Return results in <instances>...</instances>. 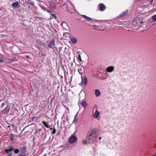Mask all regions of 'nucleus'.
Returning <instances> with one entry per match:
<instances>
[{"instance_id": "obj_1", "label": "nucleus", "mask_w": 156, "mask_h": 156, "mask_svg": "<svg viewBox=\"0 0 156 156\" xmlns=\"http://www.w3.org/2000/svg\"><path fill=\"white\" fill-rule=\"evenodd\" d=\"M97 137V130L96 129H94L88 132L86 137V139L89 143H93L96 141Z\"/></svg>"}, {"instance_id": "obj_2", "label": "nucleus", "mask_w": 156, "mask_h": 156, "mask_svg": "<svg viewBox=\"0 0 156 156\" xmlns=\"http://www.w3.org/2000/svg\"><path fill=\"white\" fill-rule=\"evenodd\" d=\"M77 140V138L74 135L72 134L70 137L69 142L71 144L74 143Z\"/></svg>"}, {"instance_id": "obj_3", "label": "nucleus", "mask_w": 156, "mask_h": 156, "mask_svg": "<svg viewBox=\"0 0 156 156\" xmlns=\"http://www.w3.org/2000/svg\"><path fill=\"white\" fill-rule=\"evenodd\" d=\"M82 81L80 83V85L82 86H84L86 85L87 82V77L84 76L83 78L82 76H81Z\"/></svg>"}, {"instance_id": "obj_4", "label": "nucleus", "mask_w": 156, "mask_h": 156, "mask_svg": "<svg viewBox=\"0 0 156 156\" xmlns=\"http://www.w3.org/2000/svg\"><path fill=\"white\" fill-rule=\"evenodd\" d=\"M92 113H93L92 117L94 118L97 119L100 115V112L98 110L97 108L96 109L95 112H94V108H93L92 110Z\"/></svg>"}, {"instance_id": "obj_5", "label": "nucleus", "mask_w": 156, "mask_h": 156, "mask_svg": "<svg viewBox=\"0 0 156 156\" xmlns=\"http://www.w3.org/2000/svg\"><path fill=\"white\" fill-rule=\"evenodd\" d=\"M39 6L41 8L44 10H46V8L45 7V6H47V5L43 2H41L38 4Z\"/></svg>"}, {"instance_id": "obj_6", "label": "nucleus", "mask_w": 156, "mask_h": 156, "mask_svg": "<svg viewBox=\"0 0 156 156\" xmlns=\"http://www.w3.org/2000/svg\"><path fill=\"white\" fill-rule=\"evenodd\" d=\"M78 69V71L81 76L84 72V68L82 66L80 65Z\"/></svg>"}, {"instance_id": "obj_7", "label": "nucleus", "mask_w": 156, "mask_h": 156, "mask_svg": "<svg viewBox=\"0 0 156 156\" xmlns=\"http://www.w3.org/2000/svg\"><path fill=\"white\" fill-rule=\"evenodd\" d=\"M55 40H52L48 44V47L49 48H52L55 45Z\"/></svg>"}, {"instance_id": "obj_8", "label": "nucleus", "mask_w": 156, "mask_h": 156, "mask_svg": "<svg viewBox=\"0 0 156 156\" xmlns=\"http://www.w3.org/2000/svg\"><path fill=\"white\" fill-rule=\"evenodd\" d=\"M114 69L115 68L114 66H110L107 68L106 71L108 73H111L114 71Z\"/></svg>"}, {"instance_id": "obj_9", "label": "nucleus", "mask_w": 156, "mask_h": 156, "mask_svg": "<svg viewBox=\"0 0 156 156\" xmlns=\"http://www.w3.org/2000/svg\"><path fill=\"white\" fill-rule=\"evenodd\" d=\"M19 3L18 2H15L12 4V5L13 8L14 9H17L18 7V6L19 5Z\"/></svg>"}, {"instance_id": "obj_10", "label": "nucleus", "mask_w": 156, "mask_h": 156, "mask_svg": "<svg viewBox=\"0 0 156 156\" xmlns=\"http://www.w3.org/2000/svg\"><path fill=\"white\" fill-rule=\"evenodd\" d=\"M105 5L103 4H101L100 5L99 10L102 11L105 10Z\"/></svg>"}, {"instance_id": "obj_11", "label": "nucleus", "mask_w": 156, "mask_h": 156, "mask_svg": "<svg viewBox=\"0 0 156 156\" xmlns=\"http://www.w3.org/2000/svg\"><path fill=\"white\" fill-rule=\"evenodd\" d=\"M95 94L97 97H99L101 94L100 91L98 89H96L95 90Z\"/></svg>"}, {"instance_id": "obj_12", "label": "nucleus", "mask_w": 156, "mask_h": 156, "mask_svg": "<svg viewBox=\"0 0 156 156\" xmlns=\"http://www.w3.org/2000/svg\"><path fill=\"white\" fill-rule=\"evenodd\" d=\"M73 5L72 3L70 2H69L66 6V8L67 9H72V7H73Z\"/></svg>"}, {"instance_id": "obj_13", "label": "nucleus", "mask_w": 156, "mask_h": 156, "mask_svg": "<svg viewBox=\"0 0 156 156\" xmlns=\"http://www.w3.org/2000/svg\"><path fill=\"white\" fill-rule=\"evenodd\" d=\"M77 114H76L74 118V119L73 122V123H74L75 124H76L77 122Z\"/></svg>"}, {"instance_id": "obj_14", "label": "nucleus", "mask_w": 156, "mask_h": 156, "mask_svg": "<svg viewBox=\"0 0 156 156\" xmlns=\"http://www.w3.org/2000/svg\"><path fill=\"white\" fill-rule=\"evenodd\" d=\"M5 153L7 156H12V152L7 151V150H5Z\"/></svg>"}, {"instance_id": "obj_15", "label": "nucleus", "mask_w": 156, "mask_h": 156, "mask_svg": "<svg viewBox=\"0 0 156 156\" xmlns=\"http://www.w3.org/2000/svg\"><path fill=\"white\" fill-rule=\"evenodd\" d=\"M9 110V108L7 107H6L3 110L4 114L7 113Z\"/></svg>"}, {"instance_id": "obj_16", "label": "nucleus", "mask_w": 156, "mask_h": 156, "mask_svg": "<svg viewBox=\"0 0 156 156\" xmlns=\"http://www.w3.org/2000/svg\"><path fill=\"white\" fill-rule=\"evenodd\" d=\"M127 11H126L122 12L121 14L120 15V16L121 17H123L124 16L126 15L127 13Z\"/></svg>"}, {"instance_id": "obj_17", "label": "nucleus", "mask_w": 156, "mask_h": 156, "mask_svg": "<svg viewBox=\"0 0 156 156\" xmlns=\"http://www.w3.org/2000/svg\"><path fill=\"white\" fill-rule=\"evenodd\" d=\"M42 123L43 125L47 128H49V126H48V124L47 123V122L45 121H42Z\"/></svg>"}, {"instance_id": "obj_18", "label": "nucleus", "mask_w": 156, "mask_h": 156, "mask_svg": "<svg viewBox=\"0 0 156 156\" xmlns=\"http://www.w3.org/2000/svg\"><path fill=\"white\" fill-rule=\"evenodd\" d=\"M16 57H14L12 58V59H9L8 60V62H12L15 59H16Z\"/></svg>"}, {"instance_id": "obj_19", "label": "nucleus", "mask_w": 156, "mask_h": 156, "mask_svg": "<svg viewBox=\"0 0 156 156\" xmlns=\"http://www.w3.org/2000/svg\"><path fill=\"white\" fill-rule=\"evenodd\" d=\"M71 40L72 42L74 44L76 43L77 42V40L74 37L72 38Z\"/></svg>"}, {"instance_id": "obj_20", "label": "nucleus", "mask_w": 156, "mask_h": 156, "mask_svg": "<svg viewBox=\"0 0 156 156\" xmlns=\"http://www.w3.org/2000/svg\"><path fill=\"white\" fill-rule=\"evenodd\" d=\"M87 105V103L85 101H83L81 104L82 106L84 107H86Z\"/></svg>"}, {"instance_id": "obj_21", "label": "nucleus", "mask_w": 156, "mask_h": 156, "mask_svg": "<svg viewBox=\"0 0 156 156\" xmlns=\"http://www.w3.org/2000/svg\"><path fill=\"white\" fill-rule=\"evenodd\" d=\"M87 20L88 21H99L98 20H97L95 19H94L91 18H90L89 17L88 19V20Z\"/></svg>"}, {"instance_id": "obj_22", "label": "nucleus", "mask_w": 156, "mask_h": 156, "mask_svg": "<svg viewBox=\"0 0 156 156\" xmlns=\"http://www.w3.org/2000/svg\"><path fill=\"white\" fill-rule=\"evenodd\" d=\"M152 20L154 21H156V15H154L152 16Z\"/></svg>"}, {"instance_id": "obj_23", "label": "nucleus", "mask_w": 156, "mask_h": 156, "mask_svg": "<svg viewBox=\"0 0 156 156\" xmlns=\"http://www.w3.org/2000/svg\"><path fill=\"white\" fill-rule=\"evenodd\" d=\"M51 7L52 9H55V4L53 3V2H52V4L51 3Z\"/></svg>"}, {"instance_id": "obj_24", "label": "nucleus", "mask_w": 156, "mask_h": 156, "mask_svg": "<svg viewBox=\"0 0 156 156\" xmlns=\"http://www.w3.org/2000/svg\"><path fill=\"white\" fill-rule=\"evenodd\" d=\"M7 151H9L12 152V151L14 150L13 147H11L9 149H6Z\"/></svg>"}, {"instance_id": "obj_25", "label": "nucleus", "mask_w": 156, "mask_h": 156, "mask_svg": "<svg viewBox=\"0 0 156 156\" xmlns=\"http://www.w3.org/2000/svg\"><path fill=\"white\" fill-rule=\"evenodd\" d=\"M19 150L18 149H15L14 150V152L15 153V154H18L19 153Z\"/></svg>"}, {"instance_id": "obj_26", "label": "nucleus", "mask_w": 156, "mask_h": 156, "mask_svg": "<svg viewBox=\"0 0 156 156\" xmlns=\"http://www.w3.org/2000/svg\"><path fill=\"white\" fill-rule=\"evenodd\" d=\"M87 140H83L82 141V143L83 144H87Z\"/></svg>"}, {"instance_id": "obj_27", "label": "nucleus", "mask_w": 156, "mask_h": 156, "mask_svg": "<svg viewBox=\"0 0 156 156\" xmlns=\"http://www.w3.org/2000/svg\"><path fill=\"white\" fill-rule=\"evenodd\" d=\"M78 59L80 61H82V59L81 58V55H79L78 56Z\"/></svg>"}, {"instance_id": "obj_28", "label": "nucleus", "mask_w": 156, "mask_h": 156, "mask_svg": "<svg viewBox=\"0 0 156 156\" xmlns=\"http://www.w3.org/2000/svg\"><path fill=\"white\" fill-rule=\"evenodd\" d=\"M82 16L85 19L87 20H88V19L89 17H88L86 16L85 15H82Z\"/></svg>"}, {"instance_id": "obj_29", "label": "nucleus", "mask_w": 156, "mask_h": 156, "mask_svg": "<svg viewBox=\"0 0 156 156\" xmlns=\"http://www.w3.org/2000/svg\"><path fill=\"white\" fill-rule=\"evenodd\" d=\"M137 23H140V26H141V24H143V21H139V22H137Z\"/></svg>"}, {"instance_id": "obj_30", "label": "nucleus", "mask_w": 156, "mask_h": 156, "mask_svg": "<svg viewBox=\"0 0 156 156\" xmlns=\"http://www.w3.org/2000/svg\"><path fill=\"white\" fill-rule=\"evenodd\" d=\"M4 61L3 58L0 57V63H1L2 62Z\"/></svg>"}, {"instance_id": "obj_31", "label": "nucleus", "mask_w": 156, "mask_h": 156, "mask_svg": "<svg viewBox=\"0 0 156 156\" xmlns=\"http://www.w3.org/2000/svg\"><path fill=\"white\" fill-rule=\"evenodd\" d=\"M29 3L32 5H34L35 4L34 2L32 1L30 2Z\"/></svg>"}, {"instance_id": "obj_32", "label": "nucleus", "mask_w": 156, "mask_h": 156, "mask_svg": "<svg viewBox=\"0 0 156 156\" xmlns=\"http://www.w3.org/2000/svg\"><path fill=\"white\" fill-rule=\"evenodd\" d=\"M14 137L13 136H10V140L11 141H12L13 140Z\"/></svg>"}, {"instance_id": "obj_33", "label": "nucleus", "mask_w": 156, "mask_h": 156, "mask_svg": "<svg viewBox=\"0 0 156 156\" xmlns=\"http://www.w3.org/2000/svg\"><path fill=\"white\" fill-rule=\"evenodd\" d=\"M56 133V129L55 128L53 129V130L52 132L53 134H54Z\"/></svg>"}, {"instance_id": "obj_34", "label": "nucleus", "mask_w": 156, "mask_h": 156, "mask_svg": "<svg viewBox=\"0 0 156 156\" xmlns=\"http://www.w3.org/2000/svg\"><path fill=\"white\" fill-rule=\"evenodd\" d=\"M59 1H61V2H62V3H63H63H62V4H63V5H61L60 6H62V5H64H64H65V2H63V1L62 0H59Z\"/></svg>"}, {"instance_id": "obj_35", "label": "nucleus", "mask_w": 156, "mask_h": 156, "mask_svg": "<svg viewBox=\"0 0 156 156\" xmlns=\"http://www.w3.org/2000/svg\"><path fill=\"white\" fill-rule=\"evenodd\" d=\"M5 105V104L4 103H2V104L1 105V108H3Z\"/></svg>"}, {"instance_id": "obj_36", "label": "nucleus", "mask_w": 156, "mask_h": 156, "mask_svg": "<svg viewBox=\"0 0 156 156\" xmlns=\"http://www.w3.org/2000/svg\"><path fill=\"white\" fill-rule=\"evenodd\" d=\"M48 12H49V13H51V10H47L46 9V10Z\"/></svg>"}, {"instance_id": "obj_37", "label": "nucleus", "mask_w": 156, "mask_h": 156, "mask_svg": "<svg viewBox=\"0 0 156 156\" xmlns=\"http://www.w3.org/2000/svg\"><path fill=\"white\" fill-rule=\"evenodd\" d=\"M90 26H91L92 27H97V25H90Z\"/></svg>"}, {"instance_id": "obj_38", "label": "nucleus", "mask_w": 156, "mask_h": 156, "mask_svg": "<svg viewBox=\"0 0 156 156\" xmlns=\"http://www.w3.org/2000/svg\"><path fill=\"white\" fill-rule=\"evenodd\" d=\"M26 57L27 59H29V57L28 55H27L26 56Z\"/></svg>"}, {"instance_id": "obj_39", "label": "nucleus", "mask_w": 156, "mask_h": 156, "mask_svg": "<svg viewBox=\"0 0 156 156\" xmlns=\"http://www.w3.org/2000/svg\"><path fill=\"white\" fill-rule=\"evenodd\" d=\"M118 24H121L120 23V22H117Z\"/></svg>"}, {"instance_id": "obj_40", "label": "nucleus", "mask_w": 156, "mask_h": 156, "mask_svg": "<svg viewBox=\"0 0 156 156\" xmlns=\"http://www.w3.org/2000/svg\"><path fill=\"white\" fill-rule=\"evenodd\" d=\"M1 36H4V37L5 36V35H3V34H1Z\"/></svg>"}, {"instance_id": "obj_41", "label": "nucleus", "mask_w": 156, "mask_h": 156, "mask_svg": "<svg viewBox=\"0 0 156 156\" xmlns=\"http://www.w3.org/2000/svg\"><path fill=\"white\" fill-rule=\"evenodd\" d=\"M57 3L59 4V2H58V1H57Z\"/></svg>"}, {"instance_id": "obj_42", "label": "nucleus", "mask_w": 156, "mask_h": 156, "mask_svg": "<svg viewBox=\"0 0 156 156\" xmlns=\"http://www.w3.org/2000/svg\"><path fill=\"white\" fill-rule=\"evenodd\" d=\"M153 156H156V154H154L153 155Z\"/></svg>"}, {"instance_id": "obj_43", "label": "nucleus", "mask_w": 156, "mask_h": 156, "mask_svg": "<svg viewBox=\"0 0 156 156\" xmlns=\"http://www.w3.org/2000/svg\"><path fill=\"white\" fill-rule=\"evenodd\" d=\"M52 129L51 128L50 129H51V130Z\"/></svg>"}, {"instance_id": "obj_44", "label": "nucleus", "mask_w": 156, "mask_h": 156, "mask_svg": "<svg viewBox=\"0 0 156 156\" xmlns=\"http://www.w3.org/2000/svg\"><path fill=\"white\" fill-rule=\"evenodd\" d=\"M99 139H100H100H101V137H100V138H99Z\"/></svg>"}]
</instances>
